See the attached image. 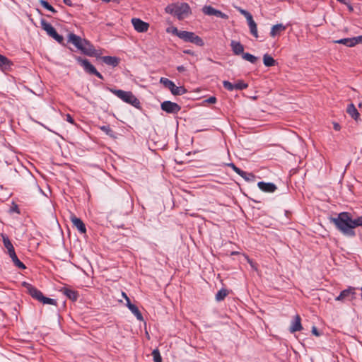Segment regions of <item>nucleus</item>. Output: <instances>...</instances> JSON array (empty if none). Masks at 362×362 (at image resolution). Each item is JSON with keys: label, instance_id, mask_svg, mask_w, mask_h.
Returning <instances> with one entry per match:
<instances>
[{"label": "nucleus", "instance_id": "1", "mask_svg": "<svg viewBox=\"0 0 362 362\" xmlns=\"http://www.w3.org/2000/svg\"><path fill=\"white\" fill-rule=\"evenodd\" d=\"M336 228L344 235L354 237L356 235L354 228L362 226V215L353 218L349 212L339 213L336 218H330Z\"/></svg>", "mask_w": 362, "mask_h": 362}, {"label": "nucleus", "instance_id": "2", "mask_svg": "<svg viewBox=\"0 0 362 362\" xmlns=\"http://www.w3.org/2000/svg\"><path fill=\"white\" fill-rule=\"evenodd\" d=\"M68 42L72 43L82 53L90 57H95L97 52L94 46L87 40L82 39L74 33L68 35Z\"/></svg>", "mask_w": 362, "mask_h": 362}, {"label": "nucleus", "instance_id": "3", "mask_svg": "<svg viewBox=\"0 0 362 362\" xmlns=\"http://www.w3.org/2000/svg\"><path fill=\"white\" fill-rule=\"evenodd\" d=\"M165 11L176 16L179 20H182L191 14V8L187 3H177L168 5Z\"/></svg>", "mask_w": 362, "mask_h": 362}, {"label": "nucleus", "instance_id": "4", "mask_svg": "<svg viewBox=\"0 0 362 362\" xmlns=\"http://www.w3.org/2000/svg\"><path fill=\"white\" fill-rule=\"evenodd\" d=\"M23 285L26 288L27 292L35 300L43 304L57 305L56 300L44 296L42 293L33 285L26 282H24Z\"/></svg>", "mask_w": 362, "mask_h": 362}, {"label": "nucleus", "instance_id": "5", "mask_svg": "<svg viewBox=\"0 0 362 362\" xmlns=\"http://www.w3.org/2000/svg\"><path fill=\"white\" fill-rule=\"evenodd\" d=\"M110 91L126 103L130 104L135 107H139L140 101L131 91L123 90L110 89Z\"/></svg>", "mask_w": 362, "mask_h": 362}, {"label": "nucleus", "instance_id": "6", "mask_svg": "<svg viewBox=\"0 0 362 362\" xmlns=\"http://www.w3.org/2000/svg\"><path fill=\"white\" fill-rule=\"evenodd\" d=\"M160 83L168 88L174 95H182L187 92L184 86H177L173 81L167 78H160Z\"/></svg>", "mask_w": 362, "mask_h": 362}, {"label": "nucleus", "instance_id": "7", "mask_svg": "<svg viewBox=\"0 0 362 362\" xmlns=\"http://www.w3.org/2000/svg\"><path fill=\"white\" fill-rule=\"evenodd\" d=\"M179 38L185 42H191L199 47H202L204 45L203 40L193 32L182 31V33H179Z\"/></svg>", "mask_w": 362, "mask_h": 362}, {"label": "nucleus", "instance_id": "8", "mask_svg": "<svg viewBox=\"0 0 362 362\" xmlns=\"http://www.w3.org/2000/svg\"><path fill=\"white\" fill-rule=\"evenodd\" d=\"M42 28L47 32V33L54 38L59 43H63V36L59 35L56 31L55 28L45 20L42 19L40 21Z\"/></svg>", "mask_w": 362, "mask_h": 362}, {"label": "nucleus", "instance_id": "9", "mask_svg": "<svg viewBox=\"0 0 362 362\" xmlns=\"http://www.w3.org/2000/svg\"><path fill=\"white\" fill-rule=\"evenodd\" d=\"M356 288L349 286L343 290L340 294L335 298V300L340 302L351 301L355 298Z\"/></svg>", "mask_w": 362, "mask_h": 362}, {"label": "nucleus", "instance_id": "10", "mask_svg": "<svg viewBox=\"0 0 362 362\" xmlns=\"http://www.w3.org/2000/svg\"><path fill=\"white\" fill-rule=\"evenodd\" d=\"M76 60L80 63V64L83 67L84 70L87 73L95 75L99 78L103 79V76L101 75V74L96 70L95 66L92 65L88 59H82L81 57H78Z\"/></svg>", "mask_w": 362, "mask_h": 362}, {"label": "nucleus", "instance_id": "11", "mask_svg": "<svg viewBox=\"0 0 362 362\" xmlns=\"http://www.w3.org/2000/svg\"><path fill=\"white\" fill-rule=\"evenodd\" d=\"M160 107L162 110L170 114H177L181 110V107L177 103L169 100L163 102Z\"/></svg>", "mask_w": 362, "mask_h": 362}, {"label": "nucleus", "instance_id": "12", "mask_svg": "<svg viewBox=\"0 0 362 362\" xmlns=\"http://www.w3.org/2000/svg\"><path fill=\"white\" fill-rule=\"evenodd\" d=\"M362 42V35L351 38H343L335 40L334 43L342 44L345 46L351 47Z\"/></svg>", "mask_w": 362, "mask_h": 362}, {"label": "nucleus", "instance_id": "13", "mask_svg": "<svg viewBox=\"0 0 362 362\" xmlns=\"http://www.w3.org/2000/svg\"><path fill=\"white\" fill-rule=\"evenodd\" d=\"M132 23L134 26V28L138 33H145L147 32L149 28V24L146 22L141 21L139 18H134L132 19Z\"/></svg>", "mask_w": 362, "mask_h": 362}, {"label": "nucleus", "instance_id": "14", "mask_svg": "<svg viewBox=\"0 0 362 362\" xmlns=\"http://www.w3.org/2000/svg\"><path fill=\"white\" fill-rule=\"evenodd\" d=\"M202 11L207 16H215L223 19H227L228 16L219 10H216L211 6H205L202 8Z\"/></svg>", "mask_w": 362, "mask_h": 362}, {"label": "nucleus", "instance_id": "15", "mask_svg": "<svg viewBox=\"0 0 362 362\" xmlns=\"http://www.w3.org/2000/svg\"><path fill=\"white\" fill-rule=\"evenodd\" d=\"M257 186L262 191L267 193H272L277 189L276 186L272 182H259Z\"/></svg>", "mask_w": 362, "mask_h": 362}, {"label": "nucleus", "instance_id": "16", "mask_svg": "<svg viewBox=\"0 0 362 362\" xmlns=\"http://www.w3.org/2000/svg\"><path fill=\"white\" fill-rule=\"evenodd\" d=\"M247 21L250 28L251 34L256 38L258 37L257 24L253 20L252 16L250 13H247Z\"/></svg>", "mask_w": 362, "mask_h": 362}, {"label": "nucleus", "instance_id": "17", "mask_svg": "<svg viewBox=\"0 0 362 362\" xmlns=\"http://www.w3.org/2000/svg\"><path fill=\"white\" fill-rule=\"evenodd\" d=\"M286 29V26L284 25L281 23L276 24L272 26L270 31V36L272 37H275L276 36L280 35L283 32H284Z\"/></svg>", "mask_w": 362, "mask_h": 362}, {"label": "nucleus", "instance_id": "18", "mask_svg": "<svg viewBox=\"0 0 362 362\" xmlns=\"http://www.w3.org/2000/svg\"><path fill=\"white\" fill-rule=\"evenodd\" d=\"M71 220L74 227H76L79 232L81 233H85L86 232L85 224L81 218L74 216L71 218Z\"/></svg>", "mask_w": 362, "mask_h": 362}, {"label": "nucleus", "instance_id": "19", "mask_svg": "<svg viewBox=\"0 0 362 362\" xmlns=\"http://www.w3.org/2000/svg\"><path fill=\"white\" fill-rule=\"evenodd\" d=\"M230 47L233 54L235 55H243V53H244V47L240 42L232 40Z\"/></svg>", "mask_w": 362, "mask_h": 362}, {"label": "nucleus", "instance_id": "20", "mask_svg": "<svg viewBox=\"0 0 362 362\" xmlns=\"http://www.w3.org/2000/svg\"><path fill=\"white\" fill-rule=\"evenodd\" d=\"M60 291L73 301H76L78 297V293L77 291L69 288H63L60 290Z\"/></svg>", "mask_w": 362, "mask_h": 362}, {"label": "nucleus", "instance_id": "21", "mask_svg": "<svg viewBox=\"0 0 362 362\" xmlns=\"http://www.w3.org/2000/svg\"><path fill=\"white\" fill-rule=\"evenodd\" d=\"M101 59L105 64L113 67L117 66L119 63V59L116 57L105 56Z\"/></svg>", "mask_w": 362, "mask_h": 362}, {"label": "nucleus", "instance_id": "22", "mask_svg": "<svg viewBox=\"0 0 362 362\" xmlns=\"http://www.w3.org/2000/svg\"><path fill=\"white\" fill-rule=\"evenodd\" d=\"M346 112L356 121L359 119L360 114L353 103L348 105Z\"/></svg>", "mask_w": 362, "mask_h": 362}, {"label": "nucleus", "instance_id": "23", "mask_svg": "<svg viewBox=\"0 0 362 362\" xmlns=\"http://www.w3.org/2000/svg\"><path fill=\"white\" fill-rule=\"evenodd\" d=\"M303 329L301 325V320L298 315H296L295 320L293 322L292 325L290 327V332L291 333L296 332L297 331H300Z\"/></svg>", "mask_w": 362, "mask_h": 362}, {"label": "nucleus", "instance_id": "24", "mask_svg": "<svg viewBox=\"0 0 362 362\" xmlns=\"http://www.w3.org/2000/svg\"><path fill=\"white\" fill-rule=\"evenodd\" d=\"M127 306L131 310V312L136 317V318L139 320H140V321L144 320L142 314L141 313V312L139 311V310L135 305L132 304L131 302H128V303H127Z\"/></svg>", "mask_w": 362, "mask_h": 362}, {"label": "nucleus", "instance_id": "25", "mask_svg": "<svg viewBox=\"0 0 362 362\" xmlns=\"http://www.w3.org/2000/svg\"><path fill=\"white\" fill-rule=\"evenodd\" d=\"M9 256L11 258L14 264L17 267H18L19 269H25V264L18 259L15 251H12V252L9 254Z\"/></svg>", "mask_w": 362, "mask_h": 362}, {"label": "nucleus", "instance_id": "26", "mask_svg": "<svg viewBox=\"0 0 362 362\" xmlns=\"http://www.w3.org/2000/svg\"><path fill=\"white\" fill-rule=\"evenodd\" d=\"M12 65V62L5 56L0 54V67L4 69H8Z\"/></svg>", "mask_w": 362, "mask_h": 362}, {"label": "nucleus", "instance_id": "27", "mask_svg": "<svg viewBox=\"0 0 362 362\" xmlns=\"http://www.w3.org/2000/svg\"><path fill=\"white\" fill-rule=\"evenodd\" d=\"M263 62L264 64L267 67L273 66L276 64V61L274 59L268 54H264Z\"/></svg>", "mask_w": 362, "mask_h": 362}, {"label": "nucleus", "instance_id": "28", "mask_svg": "<svg viewBox=\"0 0 362 362\" xmlns=\"http://www.w3.org/2000/svg\"><path fill=\"white\" fill-rule=\"evenodd\" d=\"M227 165L229 166L230 168H231L238 175H239L242 177H245V176L247 175V173L246 172H245V171L242 170L241 169H240L239 168H238L233 163H228Z\"/></svg>", "mask_w": 362, "mask_h": 362}, {"label": "nucleus", "instance_id": "29", "mask_svg": "<svg viewBox=\"0 0 362 362\" xmlns=\"http://www.w3.org/2000/svg\"><path fill=\"white\" fill-rule=\"evenodd\" d=\"M228 294V290L225 288H222L218 291V293L216 294V300L217 301H221L223 300Z\"/></svg>", "mask_w": 362, "mask_h": 362}, {"label": "nucleus", "instance_id": "30", "mask_svg": "<svg viewBox=\"0 0 362 362\" xmlns=\"http://www.w3.org/2000/svg\"><path fill=\"white\" fill-rule=\"evenodd\" d=\"M242 57L243 59L248 61L252 64H255L257 61V57L250 53H243Z\"/></svg>", "mask_w": 362, "mask_h": 362}, {"label": "nucleus", "instance_id": "31", "mask_svg": "<svg viewBox=\"0 0 362 362\" xmlns=\"http://www.w3.org/2000/svg\"><path fill=\"white\" fill-rule=\"evenodd\" d=\"M3 242L5 247L8 250V254L11 253L14 250V247L8 238H3Z\"/></svg>", "mask_w": 362, "mask_h": 362}, {"label": "nucleus", "instance_id": "32", "mask_svg": "<svg viewBox=\"0 0 362 362\" xmlns=\"http://www.w3.org/2000/svg\"><path fill=\"white\" fill-rule=\"evenodd\" d=\"M40 3L45 8L47 9L48 11L54 13H57V11L54 9V8L52 6H51L47 1L45 0H40Z\"/></svg>", "mask_w": 362, "mask_h": 362}, {"label": "nucleus", "instance_id": "33", "mask_svg": "<svg viewBox=\"0 0 362 362\" xmlns=\"http://www.w3.org/2000/svg\"><path fill=\"white\" fill-rule=\"evenodd\" d=\"M100 129L110 137H115L114 132L110 126H101Z\"/></svg>", "mask_w": 362, "mask_h": 362}, {"label": "nucleus", "instance_id": "34", "mask_svg": "<svg viewBox=\"0 0 362 362\" xmlns=\"http://www.w3.org/2000/svg\"><path fill=\"white\" fill-rule=\"evenodd\" d=\"M152 356L154 362H162V358L158 349H156L152 351Z\"/></svg>", "mask_w": 362, "mask_h": 362}, {"label": "nucleus", "instance_id": "35", "mask_svg": "<svg viewBox=\"0 0 362 362\" xmlns=\"http://www.w3.org/2000/svg\"><path fill=\"white\" fill-rule=\"evenodd\" d=\"M234 87L236 90H243L248 87L247 83H244L243 81H238L234 84Z\"/></svg>", "mask_w": 362, "mask_h": 362}, {"label": "nucleus", "instance_id": "36", "mask_svg": "<svg viewBox=\"0 0 362 362\" xmlns=\"http://www.w3.org/2000/svg\"><path fill=\"white\" fill-rule=\"evenodd\" d=\"M223 87L226 89H227L228 90L232 91L234 89H235L234 87V84L231 83L230 82H229L228 81H224L223 82Z\"/></svg>", "mask_w": 362, "mask_h": 362}, {"label": "nucleus", "instance_id": "37", "mask_svg": "<svg viewBox=\"0 0 362 362\" xmlns=\"http://www.w3.org/2000/svg\"><path fill=\"white\" fill-rule=\"evenodd\" d=\"M166 31L168 33H171L173 35L177 36L179 37V33H182V31L178 30V29L175 27L168 28H167Z\"/></svg>", "mask_w": 362, "mask_h": 362}, {"label": "nucleus", "instance_id": "38", "mask_svg": "<svg viewBox=\"0 0 362 362\" xmlns=\"http://www.w3.org/2000/svg\"><path fill=\"white\" fill-rule=\"evenodd\" d=\"M205 102L211 104L216 103V98L214 96H211L208 99L205 100Z\"/></svg>", "mask_w": 362, "mask_h": 362}, {"label": "nucleus", "instance_id": "39", "mask_svg": "<svg viewBox=\"0 0 362 362\" xmlns=\"http://www.w3.org/2000/svg\"><path fill=\"white\" fill-rule=\"evenodd\" d=\"M338 1L345 4V5H347L348 7H349V9L350 11H352L353 10V8L352 6L349 4V0H337Z\"/></svg>", "mask_w": 362, "mask_h": 362}, {"label": "nucleus", "instance_id": "40", "mask_svg": "<svg viewBox=\"0 0 362 362\" xmlns=\"http://www.w3.org/2000/svg\"><path fill=\"white\" fill-rule=\"evenodd\" d=\"M66 120L72 124H75L73 117L69 114L66 115Z\"/></svg>", "mask_w": 362, "mask_h": 362}, {"label": "nucleus", "instance_id": "41", "mask_svg": "<svg viewBox=\"0 0 362 362\" xmlns=\"http://www.w3.org/2000/svg\"><path fill=\"white\" fill-rule=\"evenodd\" d=\"M245 259H247V262L250 264V266L254 268L255 269H257V268L255 266V264L253 263L252 260L250 259V257L247 255L245 256Z\"/></svg>", "mask_w": 362, "mask_h": 362}, {"label": "nucleus", "instance_id": "42", "mask_svg": "<svg viewBox=\"0 0 362 362\" xmlns=\"http://www.w3.org/2000/svg\"><path fill=\"white\" fill-rule=\"evenodd\" d=\"M312 333H313L314 335L317 336V337H318V336H320V332H318V330H317V327H313V328H312Z\"/></svg>", "mask_w": 362, "mask_h": 362}, {"label": "nucleus", "instance_id": "43", "mask_svg": "<svg viewBox=\"0 0 362 362\" xmlns=\"http://www.w3.org/2000/svg\"><path fill=\"white\" fill-rule=\"evenodd\" d=\"M122 295L126 300L127 303H128V302H131L129 298L127 296V294L124 292H122Z\"/></svg>", "mask_w": 362, "mask_h": 362}, {"label": "nucleus", "instance_id": "44", "mask_svg": "<svg viewBox=\"0 0 362 362\" xmlns=\"http://www.w3.org/2000/svg\"><path fill=\"white\" fill-rule=\"evenodd\" d=\"M177 70L179 72H183V71H185V68L183 66H179L177 67Z\"/></svg>", "mask_w": 362, "mask_h": 362}, {"label": "nucleus", "instance_id": "45", "mask_svg": "<svg viewBox=\"0 0 362 362\" xmlns=\"http://www.w3.org/2000/svg\"><path fill=\"white\" fill-rule=\"evenodd\" d=\"M63 1L66 5L69 6H72V1L71 0H64Z\"/></svg>", "mask_w": 362, "mask_h": 362}, {"label": "nucleus", "instance_id": "46", "mask_svg": "<svg viewBox=\"0 0 362 362\" xmlns=\"http://www.w3.org/2000/svg\"><path fill=\"white\" fill-rule=\"evenodd\" d=\"M334 129L337 131H339L340 129V125L337 123L334 124Z\"/></svg>", "mask_w": 362, "mask_h": 362}, {"label": "nucleus", "instance_id": "47", "mask_svg": "<svg viewBox=\"0 0 362 362\" xmlns=\"http://www.w3.org/2000/svg\"><path fill=\"white\" fill-rule=\"evenodd\" d=\"M184 53H185V54H191V55H193V54H194V52H193L192 51L189 50V49H188V50H185V51H184Z\"/></svg>", "mask_w": 362, "mask_h": 362}, {"label": "nucleus", "instance_id": "48", "mask_svg": "<svg viewBox=\"0 0 362 362\" xmlns=\"http://www.w3.org/2000/svg\"><path fill=\"white\" fill-rule=\"evenodd\" d=\"M247 175H249V176H250V177H254V175H253L252 174H247V175H245V177H243V178H244L245 180H250V178H249V177H247Z\"/></svg>", "mask_w": 362, "mask_h": 362}, {"label": "nucleus", "instance_id": "49", "mask_svg": "<svg viewBox=\"0 0 362 362\" xmlns=\"http://www.w3.org/2000/svg\"><path fill=\"white\" fill-rule=\"evenodd\" d=\"M241 13L245 16L246 18H247V13H250L249 12H247V11H246L245 10H242Z\"/></svg>", "mask_w": 362, "mask_h": 362}, {"label": "nucleus", "instance_id": "50", "mask_svg": "<svg viewBox=\"0 0 362 362\" xmlns=\"http://www.w3.org/2000/svg\"><path fill=\"white\" fill-rule=\"evenodd\" d=\"M237 254H238V252H231L232 255H237Z\"/></svg>", "mask_w": 362, "mask_h": 362}, {"label": "nucleus", "instance_id": "51", "mask_svg": "<svg viewBox=\"0 0 362 362\" xmlns=\"http://www.w3.org/2000/svg\"><path fill=\"white\" fill-rule=\"evenodd\" d=\"M13 211H17L18 213H19V211L17 210V206H15L14 209H13Z\"/></svg>", "mask_w": 362, "mask_h": 362}, {"label": "nucleus", "instance_id": "52", "mask_svg": "<svg viewBox=\"0 0 362 362\" xmlns=\"http://www.w3.org/2000/svg\"><path fill=\"white\" fill-rule=\"evenodd\" d=\"M358 107H362V103H360L358 104Z\"/></svg>", "mask_w": 362, "mask_h": 362}]
</instances>
